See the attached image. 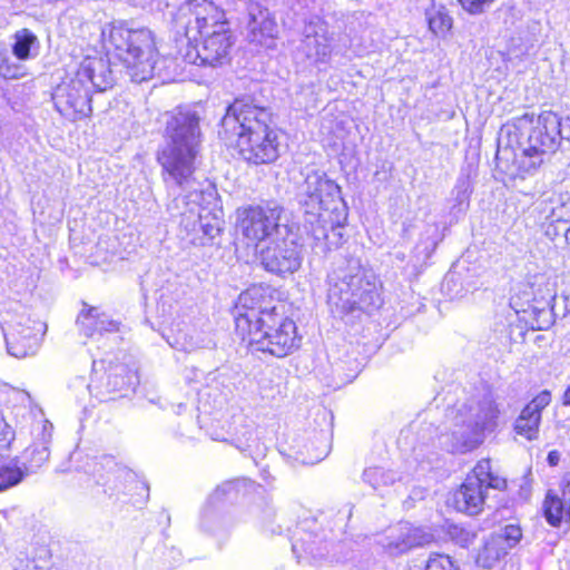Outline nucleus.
I'll use <instances>...</instances> for the list:
<instances>
[{"label":"nucleus","mask_w":570,"mask_h":570,"mask_svg":"<svg viewBox=\"0 0 570 570\" xmlns=\"http://www.w3.org/2000/svg\"><path fill=\"white\" fill-rule=\"evenodd\" d=\"M136 375L129 373L122 364L111 366L107 373L106 391L108 393L119 392L126 395L132 391L136 384Z\"/></svg>","instance_id":"nucleus-28"},{"label":"nucleus","mask_w":570,"mask_h":570,"mask_svg":"<svg viewBox=\"0 0 570 570\" xmlns=\"http://www.w3.org/2000/svg\"><path fill=\"white\" fill-rule=\"evenodd\" d=\"M200 117L190 107H177L161 116L165 145L157 160L168 189L193 188L189 197L198 198V181L194 177L195 158L200 138Z\"/></svg>","instance_id":"nucleus-1"},{"label":"nucleus","mask_w":570,"mask_h":570,"mask_svg":"<svg viewBox=\"0 0 570 570\" xmlns=\"http://www.w3.org/2000/svg\"><path fill=\"white\" fill-rule=\"evenodd\" d=\"M301 548L304 549L305 552L312 554L313 558H324L325 557V553H323L322 551H318L317 549L314 548V542L312 544H308L307 547H304V544L302 543Z\"/></svg>","instance_id":"nucleus-45"},{"label":"nucleus","mask_w":570,"mask_h":570,"mask_svg":"<svg viewBox=\"0 0 570 570\" xmlns=\"http://www.w3.org/2000/svg\"><path fill=\"white\" fill-rule=\"evenodd\" d=\"M541 423V414L532 412L527 413V409H522L520 415L515 420L514 431L517 434L524 436L529 441L537 440L539 436V426Z\"/></svg>","instance_id":"nucleus-32"},{"label":"nucleus","mask_w":570,"mask_h":570,"mask_svg":"<svg viewBox=\"0 0 570 570\" xmlns=\"http://www.w3.org/2000/svg\"><path fill=\"white\" fill-rule=\"evenodd\" d=\"M76 73L85 81V83L90 82L99 92L112 88L116 82L115 71L111 69L110 59L106 60L101 57L85 58Z\"/></svg>","instance_id":"nucleus-19"},{"label":"nucleus","mask_w":570,"mask_h":570,"mask_svg":"<svg viewBox=\"0 0 570 570\" xmlns=\"http://www.w3.org/2000/svg\"><path fill=\"white\" fill-rule=\"evenodd\" d=\"M107 56L124 63L132 82L150 79L156 69V48L147 29H129L124 23H112L102 30Z\"/></svg>","instance_id":"nucleus-7"},{"label":"nucleus","mask_w":570,"mask_h":570,"mask_svg":"<svg viewBox=\"0 0 570 570\" xmlns=\"http://www.w3.org/2000/svg\"><path fill=\"white\" fill-rule=\"evenodd\" d=\"M461 532L463 534V538L461 539L462 546H469L470 543H472L474 534H471L470 532H465L463 530H461Z\"/></svg>","instance_id":"nucleus-47"},{"label":"nucleus","mask_w":570,"mask_h":570,"mask_svg":"<svg viewBox=\"0 0 570 570\" xmlns=\"http://www.w3.org/2000/svg\"><path fill=\"white\" fill-rule=\"evenodd\" d=\"M271 299L267 296V288L262 285H253L238 296L237 303L233 309L235 328L242 340H246V334L250 333L257 320L264 312H276V306H269Z\"/></svg>","instance_id":"nucleus-15"},{"label":"nucleus","mask_w":570,"mask_h":570,"mask_svg":"<svg viewBox=\"0 0 570 570\" xmlns=\"http://www.w3.org/2000/svg\"><path fill=\"white\" fill-rule=\"evenodd\" d=\"M429 29L435 35H445L452 28V18L443 6L434 3L425 10Z\"/></svg>","instance_id":"nucleus-31"},{"label":"nucleus","mask_w":570,"mask_h":570,"mask_svg":"<svg viewBox=\"0 0 570 570\" xmlns=\"http://www.w3.org/2000/svg\"><path fill=\"white\" fill-rule=\"evenodd\" d=\"M26 470L27 468L22 469L19 465L18 459L0 464V492L19 484L26 475Z\"/></svg>","instance_id":"nucleus-34"},{"label":"nucleus","mask_w":570,"mask_h":570,"mask_svg":"<svg viewBox=\"0 0 570 570\" xmlns=\"http://www.w3.org/2000/svg\"><path fill=\"white\" fill-rule=\"evenodd\" d=\"M562 139H570V118L564 120L556 112H541L527 137L518 142V150L498 140L497 168L514 177L531 174L543 163L546 155L554 154Z\"/></svg>","instance_id":"nucleus-4"},{"label":"nucleus","mask_w":570,"mask_h":570,"mask_svg":"<svg viewBox=\"0 0 570 570\" xmlns=\"http://www.w3.org/2000/svg\"><path fill=\"white\" fill-rule=\"evenodd\" d=\"M184 406H185V405H184L183 403H179V404H178V409H179V410H180V409H183Z\"/></svg>","instance_id":"nucleus-51"},{"label":"nucleus","mask_w":570,"mask_h":570,"mask_svg":"<svg viewBox=\"0 0 570 570\" xmlns=\"http://www.w3.org/2000/svg\"><path fill=\"white\" fill-rule=\"evenodd\" d=\"M436 244H438V243H436L435 240H433V242H432V249H434V248H435Z\"/></svg>","instance_id":"nucleus-50"},{"label":"nucleus","mask_w":570,"mask_h":570,"mask_svg":"<svg viewBox=\"0 0 570 570\" xmlns=\"http://www.w3.org/2000/svg\"><path fill=\"white\" fill-rule=\"evenodd\" d=\"M562 405H570V386H568L562 395Z\"/></svg>","instance_id":"nucleus-48"},{"label":"nucleus","mask_w":570,"mask_h":570,"mask_svg":"<svg viewBox=\"0 0 570 570\" xmlns=\"http://www.w3.org/2000/svg\"><path fill=\"white\" fill-rule=\"evenodd\" d=\"M174 196L175 208L179 209L180 205H185L187 209L180 213V233L181 238L193 246H214L218 244L223 232L224 222L212 215L209 212L202 214L199 212V202L202 200V189L198 183V198L189 197L193 188H174L168 189Z\"/></svg>","instance_id":"nucleus-8"},{"label":"nucleus","mask_w":570,"mask_h":570,"mask_svg":"<svg viewBox=\"0 0 570 570\" xmlns=\"http://www.w3.org/2000/svg\"><path fill=\"white\" fill-rule=\"evenodd\" d=\"M379 542L391 556L402 554L421 543L407 522L390 528Z\"/></svg>","instance_id":"nucleus-23"},{"label":"nucleus","mask_w":570,"mask_h":570,"mask_svg":"<svg viewBox=\"0 0 570 570\" xmlns=\"http://www.w3.org/2000/svg\"><path fill=\"white\" fill-rule=\"evenodd\" d=\"M363 481L367 483L373 490L380 491L384 488L391 487L396 481L401 480V475L390 469L382 466H370L363 471Z\"/></svg>","instance_id":"nucleus-29"},{"label":"nucleus","mask_w":570,"mask_h":570,"mask_svg":"<svg viewBox=\"0 0 570 570\" xmlns=\"http://www.w3.org/2000/svg\"><path fill=\"white\" fill-rule=\"evenodd\" d=\"M331 450V436L328 431H320L314 433L312 438L303 444L297 455L305 464H315L327 456Z\"/></svg>","instance_id":"nucleus-26"},{"label":"nucleus","mask_w":570,"mask_h":570,"mask_svg":"<svg viewBox=\"0 0 570 570\" xmlns=\"http://www.w3.org/2000/svg\"><path fill=\"white\" fill-rule=\"evenodd\" d=\"M327 304L340 316L377 309L382 298L376 276L357 257H337L327 275Z\"/></svg>","instance_id":"nucleus-5"},{"label":"nucleus","mask_w":570,"mask_h":570,"mask_svg":"<svg viewBox=\"0 0 570 570\" xmlns=\"http://www.w3.org/2000/svg\"><path fill=\"white\" fill-rule=\"evenodd\" d=\"M240 482L242 481H239V480L224 482L223 484H220L216 488L214 493L210 495V500L219 501L224 497H227V495L232 494L233 492H237V489H238V485L240 484Z\"/></svg>","instance_id":"nucleus-40"},{"label":"nucleus","mask_w":570,"mask_h":570,"mask_svg":"<svg viewBox=\"0 0 570 570\" xmlns=\"http://www.w3.org/2000/svg\"><path fill=\"white\" fill-rule=\"evenodd\" d=\"M487 490L476 476H466L460 489L453 494L454 508L470 515L478 514L483 509Z\"/></svg>","instance_id":"nucleus-20"},{"label":"nucleus","mask_w":570,"mask_h":570,"mask_svg":"<svg viewBox=\"0 0 570 570\" xmlns=\"http://www.w3.org/2000/svg\"><path fill=\"white\" fill-rule=\"evenodd\" d=\"M543 514L552 527H560L563 522H570V482L562 490V497L551 490L547 493L543 503Z\"/></svg>","instance_id":"nucleus-24"},{"label":"nucleus","mask_w":570,"mask_h":570,"mask_svg":"<svg viewBox=\"0 0 570 570\" xmlns=\"http://www.w3.org/2000/svg\"><path fill=\"white\" fill-rule=\"evenodd\" d=\"M277 234L259 250L258 259L266 272L285 278L301 268L303 244L293 226L281 228Z\"/></svg>","instance_id":"nucleus-11"},{"label":"nucleus","mask_w":570,"mask_h":570,"mask_svg":"<svg viewBox=\"0 0 570 570\" xmlns=\"http://www.w3.org/2000/svg\"><path fill=\"white\" fill-rule=\"evenodd\" d=\"M551 402V393L548 390L540 392L537 396L528 403L524 409L527 413L532 412L534 414H541L542 410L546 409Z\"/></svg>","instance_id":"nucleus-39"},{"label":"nucleus","mask_w":570,"mask_h":570,"mask_svg":"<svg viewBox=\"0 0 570 570\" xmlns=\"http://www.w3.org/2000/svg\"><path fill=\"white\" fill-rule=\"evenodd\" d=\"M202 38L200 43L197 41L187 49L186 61L210 68L222 67L230 61V50L235 40L226 16Z\"/></svg>","instance_id":"nucleus-13"},{"label":"nucleus","mask_w":570,"mask_h":570,"mask_svg":"<svg viewBox=\"0 0 570 570\" xmlns=\"http://www.w3.org/2000/svg\"><path fill=\"white\" fill-rule=\"evenodd\" d=\"M283 208L274 206H247L236 212V229L248 244L259 243L276 237L281 228L289 225L282 222Z\"/></svg>","instance_id":"nucleus-12"},{"label":"nucleus","mask_w":570,"mask_h":570,"mask_svg":"<svg viewBox=\"0 0 570 570\" xmlns=\"http://www.w3.org/2000/svg\"><path fill=\"white\" fill-rule=\"evenodd\" d=\"M14 440V431L0 415V449H7Z\"/></svg>","instance_id":"nucleus-41"},{"label":"nucleus","mask_w":570,"mask_h":570,"mask_svg":"<svg viewBox=\"0 0 570 570\" xmlns=\"http://www.w3.org/2000/svg\"><path fill=\"white\" fill-rule=\"evenodd\" d=\"M501 414L500 404L492 394L479 401L458 403L446 410L452 422L451 433L445 435L444 445L450 452L465 453L479 446L487 432H493Z\"/></svg>","instance_id":"nucleus-6"},{"label":"nucleus","mask_w":570,"mask_h":570,"mask_svg":"<svg viewBox=\"0 0 570 570\" xmlns=\"http://www.w3.org/2000/svg\"><path fill=\"white\" fill-rule=\"evenodd\" d=\"M292 549H293V552L296 553L298 550V542L293 543Z\"/></svg>","instance_id":"nucleus-49"},{"label":"nucleus","mask_w":570,"mask_h":570,"mask_svg":"<svg viewBox=\"0 0 570 570\" xmlns=\"http://www.w3.org/2000/svg\"><path fill=\"white\" fill-rule=\"evenodd\" d=\"M564 214L561 210V204L551 209L550 215L547 217L549 223L546 226V235L550 239H554L556 237L563 235V229L561 227V223L566 219L562 217Z\"/></svg>","instance_id":"nucleus-36"},{"label":"nucleus","mask_w":570,"mask_h":570,"mask_svg":"<svg viewBox=\"0 0 570 570\" xmlns=\"http://www.w3.org/2000/svg\"><path fill=\"white\" fill-rule=\"evenodd\" d=\"M294 321L279 312H264L257 325L246 334L248 344L256 351L283 357L298 348L301 338Z\"/></svg>","instance_id":"nucleus-9"},{"label":"nucleus","mask_w":570,"mask_h":570,"mask_svg":"<svg viewBox=\"0 0 570 570\" xmlns=\"http://www.w3.org/2000/svg\"><path fill=\"white\" fill-rule=\"evenodd\" d=\"M26 75V66L13 61L8 49L4 46H0V77L3 79H20Z\"/></svg>","instance_id":"nucleus-35"},{"label":"nucleus","mask_w":570,"mask_h":570,"mask_svg":"<svg viewBox=\"0 0 570 570\" xmlns=\"http://www.w3.org/2000/svg\"><path fill=\"white\" fill-rule=\"evenodd\" d=\"M247 30L250 42L262 43L265 38H274L277 33V23L269 10L258 2L247 4Z\"/></svg>","instance_id":"nucleus-21"},{"label":"nucleus","mask_w":570,"mask_h":570,"mask_svg":"<svg viewBox=\"0 0 570 570\" xmlns=\"http://www.w3.org/2000/svg\"><path fill=\"white\" fill-rule=\"evenodd\" d=\"M561 210L566 216L563 215L566 219L561 223V227L563 229V236L568 243H570V206L566 204H561Z\"/></svg>","instance_id":"nucleus-43"},{"label":"nucleus","mask_w":570,"mask_h":570,"mask_svg":"<svg viewBox=\"0 0 570 570\" xmlns=\"http://www.w3.org/2000/svg\"><path fill=\"white\" fill-rule=\"evenodd\" d=\"M4 322L8 324L3 328L8 353L17 358L33 356L41 345L47 325L27 314H18Z\"/></svg>","instance_id":"nucleus-14"},{"label":"nucleus","mask_w":570,"mask_h":570,"mask_svg":"<svg viewBox=\"0 0 570 570\" xmlns=\"http://www.w3.org/2000/svg\"><path fill=\"white\" fill-rule=\"evenodd\" d=\"M468 476H476L482 484V487L487 489H495V490H502L505 488V480L494 475L491 472V465L489 460H481L478 462V464L474 466L471 474Z\"/></svg>","instance_id":"nucleus-33"},{"label":"nucleus","mask_w":570,"mask_h":570,"mask_svg":"<svg viewBox=\"0 0 570 570\" xmlns=\"http://www.w3.org/2000/svg\"><path fill=\"white\" fill-rule=\"evenodd\" d=\"M52 99L57 110L73 121L90 116L92 111L90 89L77 73L56 88Z\"/></svg>","instance_id":"nucleus-16"},{"label":"nucleus","mask_w":570,"mask_h":570,"mask_svg":"<svg viewBox=\"0 0 570 570\" xmlns=\"http://www.w3.org/2000/svg\"><path fill=\"white\" fill-rule=\"evenodd\" d=\"M462 7L472 14H480L484 10V4L491 3L493 0H459Z\"/></svg>","instance_id":"nucleus-42"},{"label":"nucleus","mask_w":570,"mask_h":570,"mask_svg":"<svg viewBox=\"0 0 570 570\" xmlns=\"http://www.w3.org/2000/svg\"><path fill=\"white\" fill-rule=\"evenodd\" d=\"M271 124L268 109L253 104L250 98H239L228 106L219 135L230 144L235 141L247 163L271 164L279 157L281 146L278 132Z\"/></svg>","instance_id":"nucleus-3"},{"label":"nucleus","mask_w":570,"mask_h":570,"mask_svg":"<svg viewBox=\"0 0 570 570\" xmlns=\"http://www.w3.org/2000/svg\"><path fill=\"white\" fill-rule=\"evenodd\" d=\"M423 570H459L451 558L445 554L431 556Z\"/></svg>","instance_id":"nucleus-37"},{"label":"nucleus","mask_w":570,"mask_h":570,"mask_svg":"<svg viewBox=\"0 0 570 570\" xmlns=\"http://www.w3.org/2000/svg\"><path fill=\"white\" fill-rule=\"evenodd\" d=\"M472 191L470 176L461 173L451 193V202L453 205L451 212L455 214L463 213L470 203V195Z\"/></svg>","instance_id":"nucleus-30"},{"label":"nucleus","mask_w":570,"mask_h":570,"mask_svg":"<svg viewBox=\"0 0 570 570\" xmlns=\"http://www.w3.org/2000/svg\"><path fill=\"white\" fill-rule=\"evenodd\" d=\"M522 538V531L519 525L509 524L501 528L487 538L482 549L478 552L475 561L485 569H491L509 550L514 548Z\"/></svg>","instance_id":"nucleus-18"},{"label":"nucleus","mask_w":570,"mask_h":570,"mask_svg":"<svg viewBox=\"0 0 570 570\" xmlns=\"http://www.w3.org/2000/svg\"><path fill=\"white\" fill-rule=\"evenodd\" d=\"M26 452L29 453V461L31 468L42 466L45 462L48 461L50 455L49 449L45 444L31 446L27 449Z\"/></svg>","instance_id":"nucleus-38"},{"label":"nucleus","mask_w":570,"mask_h":570,"mask_svg":"<svg viewBox=\"0 0 570 570\" xmlns=\"http://www.w3.org/2000/svg\"><path fill=\"white\" fill-rule=\"evenodd\" d=\"M14 42L12 43V55L19 61H26L37 56L39 48L38 38L29 29H20L13 36Z\"/></svg>","instance_id":"nucleus-27"},{"label":"nucleus","mask_w":570,"mask_h":570,"mask_svg":"<svg viewBox=\"0 0 570 570\" xmlns=\"http://www.w3.org/2000/svg\"><path fill=\"white\" fill-rule=\"evenodd\" d=\"M80 332L86 337H92L95 334L114 333L119 330V323L109 318L106 314L99 313L98 308L90 307L81 311L77 318Z\"/></svg>","instance_id":"nucleus-25"},{"label":"nucleus","mask_w":570,"mask_h":570,"mask_svg":"<svg viewBox=\"0 0 570 570\" xmlns=\"http://www.w3.org/2000/svg\"><path fill=\"white\" fill-rule=\"evenodd\" d=\"M13 570H42L33 560H20Z\"/></svg>","instance_id":"nucleus-44"},{"label":"nucleus","mask_w":570,"mask_h":570,"mask_svg":"<svg viewBox=\"0 0 570 570\" xmlns=\"http://www.w3.org/2000/svg\"><path fill=\"white\" fill-rule=\"evenodd\" d=\"M297 58H302L308 66L322 70L332 58V45L323 24L308 23L303 31V38L296 49Z\"/></svg>","instance_id":"nucleus-17"},{"label":"nucleus","mask_w":570,"mask_h":570,"mask_svg":"<svg viewBox=\"0 0 570 570\" xmlns=\"http://www.w3.org/2000/svg\"><path fill=\"white\" fill-rule=\"evenodd\" d=\"M90 474L96 485L107 487L110 490H116V479L124 475L125 479L132 478L131 472L127 468L118 465L116 460L110 455L95 458L88 463Z\"/></svg>","instance_id":"nucleus-22"},{"label":"nucleus","mask_w":570,"mask_h":570,"mask_svg":"<svg viewBox=\"0 0 570 570\" xmlns=\"http://www.w3.org/2000/svg\"><path fill=\"white\" fill-rule=\"evenodd\" d=\"M225 17L224 10L208 0H188L173 16L176 41L185 42L187 49Z\"/></svg>","instance_id":"nucleus-10"},{"label":"nucleus","mask_w":570,"mask_h":570,"mask_svg":"<svg viewBox=\"0 0 570 570\" xmlns=\"http://www.w3.org/2000/svg\"><path fill=\"white\" fill-rule=\"evenodd\" d=\"M304 227L317 243L327 249L338 247L343 242L347 208L341 187L320 170L306 174L297 194Z\"/></svg>","instance_id":"nucleus-2"},{"label":"nucleus","mask_w":570,"mask_h":570,"mask_svg":"<svg viewBox=\"0 0 570 570\" xmlns=\"http://www.w3.org/2000/svg\"><path fill=\"white\" fill-rule=\"evenodd\" d=\"M559 453L557 451H551L548 454V462L550 465H557L559 462Z\"/></svg>","instance_id":"nucleus-46"}]
</instances>
